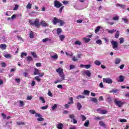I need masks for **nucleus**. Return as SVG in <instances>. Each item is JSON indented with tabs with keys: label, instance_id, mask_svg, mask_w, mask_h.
<instances>
[{
	"label": "nucleus",
	"instance_id": "864d4df0",
	"mask_svg": "<svg viewBox=\"0 0 129 129\" xmlns=\"http://www.w3.org/2000/svg\"><path fill=\"white\" fill-rule=\"evenodd\" d=\"M51 58H53V59H58V55L55 54L54 55L51 56Z\"/></svg>",
	"mask_w": 129,
	"mask_h": 129
},
{
	"label": "nucleus",
	"instance_id": "3c124183",
	"mask_svg": "<svg viewBox=\"0 0 129 129\" xmlns=\"http://www.w3.org/2000/svg\"><path fill=\"white\" fill-rule=\"evenodd\" d=\"M107 100L108 102H109L110 103L111 102H112V100L111 99V98L110 97H108L107 98Z\"/></svg>",
	"mask_w": 129,
	"mask_h": 129
},
{
	"label": "nucleus",
	"instance_id": "7ed1b4c3",
	"mask_svg": "<svg viewBox=\"0 0 129 129\" xmlns=\"http://www.w3.org/2000/svg\"><path fill=\"white\" fill-rule=\"evenodd\" d=\"M59 77H60V80H58L54 82V84H57V83H59L60 82H62V81H63L65 80V75H64V73H62V74H60L59 75Z\"/></svg>",
	"mask_w": 129,
	"mask_h": 129
},
{
	"label": "nucleus",
	"instance_id": "5fc2aeb1",
	"mask_svg": "<svg viewBox=\"0 0 129 129\" xmlns=\"http://www.w3.org/2000/svg\"><path fill=\"white\" fill-rule=\"evenodd\" d=\"M63 9H64V6L60 7V9H59V12L60 13V14L62 13V11H63Z\"/></svg>",
	"mask_w": 129,
	"mask_h": 129
},
{
	"label": "nucleus",
	"instance_id": "e433bc0d",
	"mask_svg": "<svg viewBox=\"0 0 129 129\" xmlns=\"http://www.w3.org/2000/svg\"><path fill=\"white\" fill-rule=\"evenodd\" d=\"M69 117L71 118V119H74V118H75V115L74 114H70Z\"/></svg>",
	"mask_w": 129,
	"mask_h": 129
},
{
	"label": "nucleus",
	"instance_id": "9d476101",
	"mask_svg": "<svg viewBox=\"0 0 129 129\" xmlns=\"http://www.w3.org/2000/svg\"><path fill=\"white\" fill-rule=\"evenodd\" d=\"M118 82H123L124 81V76L120 75L119 76V79L117 80Z\"/></svg>",
	"mask_w": 129,
	"mask_h": 129
},
{
	"label": "nucleus",
	"instance_id": "69168bd1",
	"mask_svg": "<svg viewBox=\"0 0 129 129\" xmlns=\"http://www.w3.org/2000/svg\"><path fill=\"white\" fill-rule=\"evenodd\" d=\"M44 73H38V75L39 76H40V77H43V76H44Z\"/></svg>",
	"mask_w": 129,
	"mask_h": 129
},
{
	"label": "nucleus",
	"instance_id": "e2e57ef3",
	"mask_svg": "<svg viewBox=\"0 0 129 129\" xmlns=\"http://www.w3.org/2000/svg\"><path fill=\"white\" fill-rule=\"evenodd\" d=\"M2 67L5 68L7 66V64L6 63V62H2Z\"/></svg>",
	"mask_w": 129,
	"mask_h": 129
},
{
	"label": "nucleus",
	"instance_id": "2f4dec72",
	"mask_svg": "<svg viewBox=\"0 0 129 129\" xmlns=\"http://www.w3.org/2000/svg\"><path fill=\"white\" fill-rule=\"evenodd\" d=\"M39 70H38L37 69H35V71L34 73V75H38L39 73Z\"/></svg>",
	"mask_w": 129,
	"mask_h": 129
},
{
	"label": "nucleus",
	"instance_id": "4d7b16f0",
	"mask_svg": "<svg viewBox=\"0 0 129 129\" xmlns=\"http://www.w3.org/2000/svg\"><path fill=\"white\" fill-rule=\"evenodd\" d=\"M119 41H120V44H122L124 42L123 38L121 37L119 38Z\"/></svg>",
	"mask_w": 129,
	"mask_h": 129
},
{
	"label": "nucleus",
	"instance_id": "72a5a7b5",
	"mask_svg": "<svg viewBox=\"0 0 129 129\" xmlns=\"http://www.w3.org/2000/svg\"><path fill=\"white\" fill-rule=\"evenodd\" d=\"M96 44L98 45H102V41L100 39H98L97 41H96Z\"/></svg>",
	"mask_w": 129,
	"mask_h": 129
},
{
	"label": "nucleus",
	"instance_id": "5701e85b",
	"mask_svg": "<svg viewBox=\"0 0 129 129\" xmlns=\"http://www.w3.org/2000/svg\"><path fill=\"white\" fill-rule=\"evenodd\" d=\"M121 61V60L120 58H116L115 59V64H119Z\"/></svg>",
	"mask_w": 129,
	"mask_h": 129
},
{
	"label": "nucleus",
	"instance_id": "7c9ffc66",
	"mask_svg": "<svg viewBox=\"0 0 129 129\" xmlns=\"http://www.w3.org/2000/svg\"><path fill=\"white\" fill-rule=\"evenodd\" d=\"M31 55L33 56V58H37V53H36V52L32 51Z\"/></svg>",
	"mask_w": 129,
	"mask_h": 129
},
{
	"label": "nucleus",
	"instance_id": "f3484780",
	"mask_svg": "<svg viewBox=\"0 0 129 129\" xmlns=\"http://www.w3.org/2000/svg\"><path fill=\"white\" fill-rule=\"evenodd\" d=\"M89 93H90V91L88 90H84L82 94L83 95H89Z\"/></svg>",
	"mask_w": 129,
	"mask_h": 129
},
{
	"label": "nucleus",
	"instance_id": "c03bdc74",
	"mask_svg": "<svg viewBox=\"0 0 129 129\" xmlns=\"http://www.w3.org/2000/svg\"><path fill=\"white\" fill-rule=\"evenodd\" d=\"M39 100H41L42 101V103H45V99L43 97H39Z\"/></svg>",
	"mask_w": 129,
	"mask_h": 129
},
{
	"label": "nucleus",
	"instance_id": "a19ab883",
	"mask_svg": "<svg viewBox=\"0 0 129 129\" xmlns=\"http://www.w3.org/2000/svg\"><path fill=\"white\" fill-rule=\"evenodd\" d=\"M30 113H31V114H36L37 113H36V111L35 110H29Z\"/></svg>",
	"mask_w": 129,
	"mask_h": 129
},
{
	"label": "nucleus",
	"instance_id": "37998d69",
	"mask_svg": "<svg viewBox=\"0 0 129 129\" xmlns=\"http://www.w3.org/2000/svg\"><path fill=\"white\" fill-rule=\"evenodd\" d=\"M99 30H100V27L97 26L95 30V32L98 33L99 31Z\"/></svg>",
	"mask_w": 129,
	"mask_h": 129
},
{
	"label": "nucleus",
	"instance_id": "c9c22d12",
	"mask_svg": "<svg viewBox=\"0 0 129 129\" xmlns=\"http://www.w3.org/2000/svg\"><path fill=\"white\" fill-rule=\"evenodd\" d=\"M118 91L117 89H113L110 91V93H116Z\"/></svg>",
	"mask_w": 129,
	"mask_h": 129
},
{
	"label": "nucleus",
	"instance_id": "c756f323",
	"mask_svg": "<svg viewBox=\"0 0 129 129\" xmlns=\"http://www.w3.org/2000/svg\"><path fill=\"white\" fill-rule=\"evenodd\" d=\"M77 99H81L82 98H85V96H83L81 95H79L76 97Z\"/></svg>",
	"mask_w": 129,
	"mask_h": 129
},
{
	"label": "nucleus",
	"instance_id": "a211bd4d",
	"mask_svg": "<svg viewBox=\"0 0 129 129\" xmlns=\"http://www.w3.org/2000/svg\"><path fill=\"white\" fill-rule=\"evenodd\" d=\"M77 107L78 108L79 110H80L81 108H82V105H81V103L78 102L77 103Z\"/></svg>",
	"mask_w": 129,
	"mask_h": 129
},
{
	"label": "nucleus",
	"instance_id": "f257e3e1",
	"mask_svg": "<svg viewBox=\"0 0 129 129\" xmlns=\"http://www.w3.org/2000/svg\"><path fill=\"white\" fill-rule=\"evenodd\" d=\"M58 23H59V26L60 27H62L63 25H65V22L63 21V20L61 19H58L56 17H54L53 20V25H57Z\"/></svg>",
	"mask_w": 129,
	"mask_h": 129
},
{
	"label": "nucleus",
	"instance_id": "774afa93",
	"mask_svg": "<svg viewBox=\"0 0 129 129\" xmlns=\"http://www.w3.org/2000/svg\"><path fill=\"white\" fill-rule=\"evenodd\" d=\"M47 108H48V105L41 107V109H47Z\"/></svg>",
	"mask_w": 129,
	"mask_h": 129
},
{
	"label": "nucleus",
	"instance_id": "13d9d810",
	"mask_svg": "<svg viewBox=\"0 0 129 129\" xmlns=\"http://www.w3.org/2000/svg\"><path fill=\"white\" fill-rule=\"evenodd\" d=\"M75 68V66L73 65V64H71L70 66V69L71 70L72 69H74Z\"/></svg>",
	"mask_w": 129,
	"mask_h": 129
},
{
	"label": "nucleus",
	"instance_id": "aec40b11",
	"mask_svg": "<svg viewBox=\"0 0 129 129\" xmlns=\"http://www.w3.org/2000/svg\"><path fill=\"white\" fill-rule=\"evenodd\" d=\"M91 100L92 102H94V103H98V101L96 98H91Z\"/></svg>",
	"mask_w": 129,
	"mask_h": 129
},
{
	"label": "nucleus",
	"instance_id": "a878e982",
	"mask_svg": "<svg viewBox=\"0 0 129 129\" xmlns=\"http://www.w3.org/2000/svg\"><path fill=\"white\" fill-rule=\"evenodd\" d=\"M59 38L60 41H64V39H65V36H64V35H59Z\"/></svg>",
	"mask_w": 129,
	"mask_h": 129
},
{
	"label": "nucleus",
	"instance_id": "2eb2a0df",
	"mask_svg": "<svg viewBox=\"0 0 129 129\" xmlns=\"http://www.w3.org/2000/svg\"><path fill=\"white\" fill-rule=\"evenodd\" d=\"M63 124L62 123H59L57 125L56 127L58 129H63Z\"/></svg>",
	"mask_w": 129,
	"mask_h": 129
},
{
	"label": "nucleus",
	"instance_id": "603ef678",
	"mask_svg": "<svg viewBox=\"0 0 129 129\" xmlns=\"http://www.w3.org/2000/svg\"><path fill=\"white\" fill-rule=\"evenodd\" d=\"M33 99V96H29L27 97V100H32Z\"/></svg>",
	"mask_w": 129,
	"mask_h": 129
},
{
	"label": "nucleus",
	"instance_id": "bf43d9fd",
	"mask_svg": "<svg viewBox=\"0 0 129 129\" xmlns=\"http://www.w3.org/2000/svg\"><path fill=\"white\" fill-rule=\"evenodd\" d=\"M75 45H81V42L78 40L75 42Z\"/></svg>",
	"mask_w": 129,
	"mask_h": 129
},
{
	"label": "nucleus",
	"instance_id": "ea45409f",
	"mask_svg": "<svg viewBox=\"0 0 129 129\" xmlns=\"http://www.w3.org/2000/svg\"><path fill=\"white\" fill-rule=\"evenodd\" d=\"M81 116L82 117V121H84V120H86L87 118L86 117H85L84 115H81Z\"/></svg>",
	"mask_w": 129,
	"mask_h": 129
},
{
	"label": "nucleus",
	"instance_id": "6ab92c4d",
	"mask_svg": "<svg viewBox=\"0 0 129 129\" xmlns=\"http://www.w3.org/2000/svg\"><path fill=\"white\" fill-rule=\"evenodd\" d=\"M29 37L30 39H34V38L35 37V35H34V32L30 31Z\"/></svg>",
	"mask_w": 129,
	"mask_h": 129
},
{
	"label": "nucleus",
	"instance_id": "de8ad7c7",
	"mask_svg": "<svg viewBox=\"0 0 129 129\" xmlns=\"http://www.w3.org/2000/svg\"><path fill=\"white\" fill-rule=\"evenodd\" d=\"M84 67L86 68V69H89L91 67V65L90 64H85L84 66Z\"/></svg>",
	"mask_w": 129,
	"mask_h": 129
},
{
	"label": "nucleus",
	"instance_id": "f8f14e48",
	"mask_svg": "<svg viewBox=\"0 0 129 129\" xmlns=\"http://www.w3.org/2000/svg\"><path fill=\"white\" fill-rule=\"evenodd\" d=\"M56 72L59 75L64 73L63 72V69H62L61 68H59L58 69H56Z\"/></svg>",
	"mask_w": 129,
	"mask_h": 129
},
{
	"label": "nucleus",
	"instance_id": "58836bf2",
	"mask_svg": "<svg viewBox=\"0 0 129 129\" xmlns=\"http://www.w3.org/2000/svg\"><path fill=\"white\" fill-rule=\"evenodd\" d=\"M48 41H51V39L48 38H44L42 40V42H43V43H46V42Z\"/></svg>",
	"mask_w": 129,
	"mask_h": 129
},
{
	"label": "nucleus",
	"instance_id": "79ce46f5",
	"mask_svg": "<svg viewBox=\"0 0 129 129\" xmlns=\"http://www.w3.org/2000/svg\"><path fill=\"white\" fill-rule=\"evenodd\" d=\"M112 20H113L114 21H117L119 20V17H118V16H115L114 17L112 18Z\"/></svg>",
	"mask_w": 129,
	"mask_h": 129
},
{
	"label": "nucleus",
	"instance_id": "c85d7f7f",
	"mask_svg": "<svg viewBox=\"0 0 129 129\" xmlns=\"http://www.w3.org/2000/svg\"><path fill=\"white\" fill-rule=\"evenodd\" d=\"M99 123L100 125V126H105V123H104V122H103V121H100L99 122Z\"/></svg>",
	"mask_w": 129,
	"mask_h": 129
},
{
	"label": "nucleus",
	"instance_id": "9b49d317",
	"mask_svg": "<svg viewBox=\"0 0 129 129\" xmlns=\"http://www.w3.org/2000/svg\"><path fill=\"white\" fill-rule=\"evenodd\" d=\"M0 49L2 50H6V49H7V44L5 43L0 44Z\"/></svg>",
	"mask_w": 129,
	"mask_h": 129
},
{
	"label": "nucleus",
	"instance_id": "09e8293b",
	"mask_svg": "<svg viewBox=\"0 0 129 129\" xmlns=\"http://www.w3.org/2000/svg\"><path fill=\"white\" fill-rule=\"evenodd\" d=\"M16 123L17 124H18V125H21V124H25L24 122H20V121H17Z\"/></svg>",
	"mask_w": 129,
	"mask_h": 129
},
{
	"label": "nucleus",
	"instance_id": "338daca9",
	"mask_svg": "<svg viewBox=\"0 0 129 129\" xmlns=\"http://www.w3.org/2000/svg\"><path fill=\"white\" fill-rule=\"evenodd\" d=\"M99 86L101 88H103V87H104V86L103 85V83H102V82L100 83Z\"/></svg>",
	"mask_w": 129,
	"mask_h": 129
},
{
	"label": "nucleus",
	"instance_id": "6e6552de",
	"mask_svg": "<svg viewBox=\"0 0 129 129\" xmlns=\"http://www.w3.org/2000/svg\"><path fill=\"white\" fill-rule=\"evenodd\" d=\"M83 74L84 75H86V76H88V77H91V72L89 70H86L83 72Z\"/></svg>",
	"mask_w": 129,
	"mask_h": 129
},
{
	"label": "nucleus",
	"instance_id": "f03ea898",
	"mask_svg": "<svg viewBox=\"0 0 129 129\" xmlns=\"http://www.w3.org/2000/svg\"><path fill=\"white\" fill-rule=\"evenodd\" d=\"M29 23L31 26H35L36 28L40 27V20L38 18H36L34 22H32V20H29Z\"/></svg>",
	"mask_w": 129,
	"mask_h": 129
},
{
	"label": "nucleus",
	"instance_id": "473e14b6",
	"mask_svg": "<svg viewBox=\"0 0 129 129\" xmlns=\"http://www.w3.org/2000/svg\"><path fill=\"white\" fill-rule=\"evenodd\" d=\"M100 113L102 114H106V113H107V111L106 110H101Z\"/></svg>",
	"mask_w": 129,
	"mask_h": 129
},
{
	"label": "nucleus",
	"instance_id": "393cba45",
	"mask_svg": "<svg viewBox=\"0 0 129 129\" xmlns=\"http://www.w3.org/2000/svg\"><path fill=\"white\" fill-rule=\"evenodd\" d=\"M94 63L95 65H97L98 66H100V65H101V62L98 60L95 61Z\"/></svg>",
	"mask_w": 129,
	"mask_h": 129
},
{
	"label": "nucleus",
	"instance_id": "b1692460",
	"mask_svg": "<svg viewBox=\"0 0 129 129\" xmlns=\"http://www.w3.org/2000/svg\"><path fill=\"white\" fill-rule=\"evenodd\" d=\"M119 37V31L117 30L116 32V33L115 34V39H118Z\"/></svg>",
	"mask_w": 129,
	"mask_h": 129
},
{
	"label": "nucleus",
	"instance_id": "0eeeda50",
	"mask_svg": "<svg viewBox=\"0 0 129 129\" xmlns=\"http://www.w3.org/2000/svg\"><path fill=\"white\" fill-rule=\"evenodd\" d=\"M103 82H105V83H107L108 84H111L112 83V80L110 78H103Z\"/></svg>",
	"mask_w": 129,
	"mask_h": 129
},
{
	"label": "nucleus",
	"instance_id": "49530a36",
	"mask_svg": "<svg viewBox=\"0 0 129 129\" xmlns=\"http://www.w3.org/2000/svg\"><path fill=\"white\" fill-rule=\"evenodd\" d=\"M24 56L25 57L27 56V53L26 52H22L21 55V58H24Z\"/></svg>",
	"mask_w": 129,
	"mask_h": 129
},
{
	"label": "nucleus",
	"instance_id": "4be33fe9",
	"mask_svg": "<svg viewBox=\"0 0 129 129\" xmlns=\"http://www.w3.org/2000/svg\"><path fill=\"white\" fill-rule=\"evenodd\" d=\"M62 29L61 28H57L56 29V33H57V35H60V34H61V33H62Z\"/></svg>",
	"mask_w": 129,
	"mask_h": 129
},
{
	"label": "nucleus",
	"instance_id": "423d86ee",
	"mask_svg": "<svg viewBox=\"0 0 129 129\" xmlns=\"http://www.w3.org/2000/svg\"><path fill=\"white\" fill-rule=\"evenodd\" d=\"M35 116L36 117H39L37 119L38 121H44V120H45V119H44V118L42 117V115H41L38 113H36L35 114Z\"/></svg>",
	"mask_w": 129,
	"mask_h": 129
},
{
	"label": "nucleus",
	"instance_id": "680f3d73",
	"mask_svg": "<svg viewBox=\"0 0 129 129\" xmlns=\"http://www.w3.org/2000/svg\"><path fill=\"white\" fill-rule=\"evenodd\" d=\"M35 78L36 80H37V81H38V82H40V81H41V79L39 78V77L36 76Z\"/></svg>",
	"mask_w": 129,
	"mask_h": 129
},
{
	"label": "nucleus",
	"instance_id": "ddd939ff",
	"mask_svg": "<svg viewBox=\"0 0 129 129\" xmlns=\"http://www.w3.org/2000/svg\"><path fill=\"white\" fill-rule=\"evenodd\" d=\"M41 25L42 26V27H47V26H48V24L46 23L45 21H42L40 23V26Z\"/></svg>",
	"mask_w": 129,
	"mask_h": 129
},
{
	"label": "nucleus",
	"instance_id": "8fccbe9b",
	"mask_svg": "<svg viewBox=\"0 0 129 129\" xmlns=\"http://www.w3.org/2000/svg\"><path fill=\"white\" fill-rule=\"evenodd\" d=\"M4 56L5 58H12V55L10 54H5Z\"/></svg>",
	"mask_w": 129,
	"mask_h": 129
},
{
	"label": "nucleus",
	"instance_id": "cd10ccee",
	"mask_svg": "<svg viewBox=\"0 0 129 129\" xmlns=\"http://www.w3.org/2000/svg\"><path fill=\"white\" fill-rule=\"evenodd\" d=\"M115 32H116V30L115 29L108 30V33H109V34H113V33H114Z\"/></svg>",
	"mask_w": 129,
	"mask_h": 129
},
{
	"label": "nucleus",
	"instance_id": "a18cd8bd",
	"mask_svg": "<svg viewBox=\"0 0 129 129\" xmlns=\"http://www.w3.org/2000/svg\"><path fill=\"white\" fill-rule=\"evenodd\" d=\"M27 9H32V4L30 3H28V4L26 6Z\"/></svg>",
	"mask_w": 129,
	"mask_h": 129
},
{
	"label": "nucleus",
	"instance_id": "dca6fc26",
	"mask_svg": "<svg viewBox=\"0 0 129 129\" xmlns=\"http://www.w3.org/2000/svg\"><path fill=\"white\" fill-rule=\"evenodd\" d=\"M69 100H70V102H68V104H73V103H74V101H73V97H71L69 98Z\"/></svg>",
	"mask_w": 129,
	"mask_h": 129
},
{
	"label": "nucleus",
	"instance_id": "bb28decb",
	"mask_svg": "<svg viewBox=\"0 0 129 129\" xmlns=\"http://www.w3.org/2000/svg\"><path fill=\"white\" fill-rule=\"evenodd\" d=\"M83 40L85 41V43H89L91 40L90 38H87L86 37H84Z\"/></svg>",
	"mask_w": 129,
	"mask_h": 129
},
{
	"label": "nucleus",
	"instance_id": "6e6d98bb",
	"mask_svg": "<svg viewBox=\"0 0 129 129\" xmlns=\"http://www.w3.org/2000/svg\"><path fill=\"white\" fill-rule=\"evenodd\" d=\"M17 38L19 41H23V38H22L20 35H17Z\"/></svg>",
	"mask_w": 129,
	"mask_h": 129
},
{
	"label": "nucleus",
	"instance_id": "39448f33",
	"mask_svg": "<svg viewBox=\"0 0 129 129\" xmlns=\"http://www.w3.org/2000/svg\"><path fill=\"white\" fill-rule=\"evenodd\" d=\"M62 6L63 5L62 4V3H60V2L57 0H55L54 1V7H55V8H56V9H59V8H61V7H62Z\"/></svg>",
	"mask_w": 129,
	"mask_h": 129
},
{
	"label": "nucleus",
	"instance_id": "052dcab7",
	"mask_svg": "<svg viewBox=\"0 0 129 129\" xmlns=\"http://www.w3.org/2000/svg\"><path fill=\"white\" fill-rule=\"evenodd\" d=\"M126 121H127V120L125 119H121L120 120V122H126Z\"/></svg>",
	"mask_w": 129,
	"mask_h": 129
},
{
	"label": "nucleus",
	"instance_id": "f704fd0d",
	"mask_svg": "<svg viewBox=\"0 0 129 129\" xmlns=\"http://www.w3.org/2000/svg\"><path fill=\"white\" fill-rule=\"evenodd\" d=\"M84 125L86 127L88 126V125H89V120H87L84 124Z\"/></svg>",
	"mask_w": 129,
	"mask_h": 129
},
{
	"label": "nucleus",
	"instance_id": "412c9836",
	"mask_svg": "<svg viewBox=\"0 0 129 129\" xmlns=\"http://www.w3.org/2000/svg\"><path fill=\"white\" fill-rule=\"evenodd\" d=\"M104 118V117L103 116H102V117H100L98 116H95L94 117V119L95 120H101V119H103Z\"/></svg>",
	"mask_w": 129,
	"mask_h": 129
},
{
	"label": "nucleus",
	"instance_id": "20e7f679",
	"mask_svg": "<svg viewBox=\"0 0 129 129\" xmlns=\"http://www.w3.org/2000/svg\"><path fill=\"white\" fill-rule=\"evenodd\" d=\"M114 102L118 107H122L123 104H124V102H122L121 101H118L116 99H114Z\"/></svg>",
	"mask_w": 129,
	"mask_h": 129
},
{
	"label": "nucleus",
	"instance_id": "4468645a",
	"mask_svg": "<svg viewBox=\"0 0 129 129\" xmlns=\"http://www.w3.org/2000/svg\"><path fill=\"white\" fill-rule=\"evenodd\" d=\"M27 61V62H31L32 61H34V59H33V57L31 56H28L26 57Z\"/></svg>",
	"mask_w": 129,
	"mask_h": 129
},
{
	"label": "nucleus",
	"instance_id": "1a4fd4ad",
	"mask_svg": "<svg viewBox=\"0 0 129 129\" xmlns=\"http://www.w3.org/2000/svg\"><path fill=\"white\" fill-rule=\"evenodd\" d=\"M111 44H112L113 48H114V50H116V49L117 48V42L112 41H111Z\"/></svg>",
	"mask_w": 129,
	"mask_h": 129
},
{
	"label": "nucleus",
	"instance_id": "0e129e2a",
	"mask_svg": "<svg viewBox=\"0 0 129 129\" xmlns=\"http://www.w3.org/2000/svg\"><path fill=\"white\" fill-rule=\"evenodd\" d=\"M23 76H24V77H28V76H29V74H28L27 73L24 72L23 73Z\"/></svg>",
	"mask_w": 129,
	"mask_h": 129
},
{
	"label": "nucleus",
	"instance_id": "4c0bfd02",
	"mask_svg": "<svg viewBox=\"0 0 129 129\" xmlns=\"http://www.w3.org/2000/svg\"><path fill=\"white\" fill-rule=\"evenodd\" d=\"M57 106L58 105H57V104L53 105L52 107V110H55V109L57 108Z\"/></svg>",
	"mask_w": 129,
	"mask_h": 129
}]
</instances>
